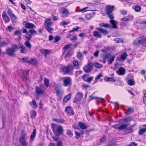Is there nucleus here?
Wrapping results in <instances>:
<instances>
[{
    "instance_id": "2eb2a0df",
    "label": "nucleus",
    "mask_w": 146,
    "mask_h": 146,
    "mask_svg": "<svg viewBox=\"0 0 146 146\" xmlns=\"http://www.w3.org/2000/svg\"><path fill=\"white\" fill-rule=\"evenodd\" d=\"M53 24V23L51 22V20L50 19H46L45 21L44 25L46 27L48 26H51Z\"/></svg>"
},
{
    "instance_id": "4be33fe9",
    "label": "nucleus",
    "mask_w": 146,
    "mask_h": 146,
    "mask_svg": "<svg viewBox=\"0 0 146 146\" xmlns=\"http://www.w3.org/2000/svg\"><path fill=\"white\" fill-rule=\"evenodd\" d=\"M40 52L43 54H45L44 56L46 57L47 55L50 52V51L48 49H42L40 50Z\"/></svg>"
},
{
    "instance_id": "4c0bfd02",
    "label": "nucleus",
    "mask_w": 146,
    "mask_h": 146,
    "mask_svg": "<svg viewBox=\"0 0 146 146\" xmlns=\"http://www.w3.org/2000/svg\"><path fill=\"white\" fill-rule=\"evenodd\" d=\"M53 120L54 121H56L58 123H62L64 121V119H54Z\"/></svg>"
},
{
    "instance_id": "f8f14e48",
    "label": "nucleus",
    "mask_w": 146,
    "mask_h": 146,
    "mask_svg": "<svg viewBox=\"0 0 146 146\" xmlns=\"http://www.w3.org/2000/svg\"><path fill=\"white\" fill-rule=\"evenodd\" d=\"M55 90L58 96L60 97L63 95L64 91L63 90H61L58 87H56Z\"/></svg>"
},
{
    "instance_id": "0eeeda50",
    "label": "nucleus",
    "mask_w": 146,
    "mask_h": 146,
    "mask_svg": "<svg viewBox=\"0 0 146 146\" xmlns=\"http://www.w3.org/2000/svg\"><path fill=\"white\" fill-rule=\"evenodd\" d=\"M83 96L82 93L80 92L77 93L73 99V102L75 103H77V102H79L81 100Z\"/></svg>"
},
{
    "instance_id": "72a5a7b5",
    "label": "nucleus",
    "mask_w": 146,
    "mask_h": 146,
    "mask_svg": "<svg viewBox=\"0 0 146 146\" xmlns=\"http://www.w3.org/2000/svg\"><path fill=\"white\" fill-rule=\"evenodd\" d=\"M111 56V53H109L103 55V59H105L107 60L109 59Z\"/></svg>"
},
{
    "instance_id": "393cba45",
    "label": "nucleus",
    "mask_w": 146,
    "mask_h": 146,
    "mask_svg": "<svg viewBox=\"0 0 146 146\" xmlns=\"http://www.w3.org/2000/svg\"><path fill=\"white\" fill-rule=\"evenodd\" d=\"M93 35L95 37L97 38H101L102 37L101 34L96 31H95L94 32Z\"/></svg>"
},
{
    "instance_id": "e433bc0d",
    "label": "nucleus",
    "mask_w": 146,
    "mask_h": 146,
    "mask_svg": "<svg viewBox=\"0 0 146 146\" xmlns=\"http://www.w3.org/2000/svg\"><path fill=\"white\" fill-rule=\"evenodd\" d=\"M104 80L106 81H111L112 82H114L115 80H113L112 78L109 77L108 76L105 77L104 78Z\"/></svg>"
},
{
    "instance_id": "f3484780",
    "label": "nucleus",
    "mask_w": 146,
    "mask_h": 146,
    "mask_svg": "<svg viewBox=\"0 0 146 146\" xmlns=\"http://www.w3.org/2000/svg\"><path fill=\"white\" fill-rule=\"evenodd\" d=\"M116 72L119 75H123L125 73V70L123 67H120L118 70V71H117Z\"/></svg>"
},
{
    "instance_id": "c03bdc74",
    "label": "nucleus",
    "mask_w": 146,
    "mask_h": 146,
    "mask_svg": "<svg viewBox=\"0 0 146 146\" xmlns=\"http://www.w3.org/2000/svg\"><path fill=\"white\" fill-rule=\"evenodd\" d=\"M73 63L74 66L76 68H78L79 64L77 61L76 60H74L73 62Z\"/></svg>"
},
{
    "instance_id": "3c124183",
    "label": "nucleus",
    "mask_w": 146,
    "mask_h": 146,
    "mask_svg": "<svg viewBox=\"0 0 146 146\" xmlns=\"http://www.w3.org/2000/svg\"><path fill=\"white\" fill-rule=\"evenodd\" d=\"M75 134L76 135L75 136V137L76 139H78L81 135V133H78L77 131H75Z\"/></svg>"
},
{
    "instance_id": "2f4dec72",
    "label": "nucleus",
    "mask_w": 146,
    "mask_h": 146,
    "mask_svg": "<svg viewBox=\"0 0 146 146\" xmlns=\"http://www.w3.org/2000/svg\"><path fill=\"white\" fill-rule=\"evenodd\" d=\"M66 134L69 137H71L73 136L72 132L69 129H68L66 130Z\"/></svg>"
},
{
    "instance_id": "f03ea898",
    "label": "nucleus",
    "mask_w": 146,
    "mask_h": 146,
    "mask_svg": "<svg viewBox=\"0 0 146 146\" xmlns=\"http://www.w3.org/2000/svg\"><path fill=\"white\" fill-rule=\"evenodd\" d=\"M51 128L53 131L56 136H59L63 133V128L61 126L56 127L55 124H52Z\"/></svg>"
},
{
    "instance_id": "a18cd8bd",
    "label": "nucleus",
    "mask_w": 146,
    "mask_h": 146,
    "mask_svg": "<svg viewBox=\"0 0 146 146\" xmlns=\"http://www.w3.org/2000/svg\"><path fill=\"white\" fill-rule=\"evenodd\" d=\"M127 56V54L126 53H124L121 56L120 58L121 59L125 60Z\"/></svg>"
},
{
    "instance_id": "c85d7f7f",
    "label": "nucleus",
    "mask_w": 146,
    "mask_h": 146,
    "mask_svg": "<svg viewBox=\"0 0 146 146\" xmlns=\"http://www.w3.org/2000/svg\"><path fill=\"white\" fill-rule=\"evenodd\" d=\"M37 62V61L35 58H31L29 60V63L33 65L36 64Z\"/></svg>"
},
{
    "instance_id": "603ef678",
    "label": "nucleus",
    "mask_w": 146,
    "mask_h": 146,
    "mask_svg": "<svg viewBox=\"0 0 146 146\" xmlns=\"http://www.w3.org/2000/svg\"><path fill=\"white\" fill-rule=\"evenodd\" d=\"M10 17H11V20L13 22H15L16 21L17 18L14 14Z\"/></svg>"
},
{
    "instance_id": "13d9d810",
    "label": "nucleus",
    "mask_w": 146,
    "mask_h": 146,
    "mask_svg": "<svg viewBox=\"0 0 146 146\" xmlns=\"http://www.w3.org/2000/svg\"><path fill=\"white\" fill-rule=\"evenodd\" d=\"M89 97H90V99L91 100H93V99H96V98H98V99H100L102 100H104V99L103 98H98V97H93L92 96V95L90 96Z\"/></svg>"
},
{
    "instance_id": "ddd939ff",
    "label": "nucleus",
    "mask_w": 146,
    "mask_h": 146,
    "mask_svg": "<svg viewBox=\"0 0 146 146\" xmlns=\"http://www.w3.org/2000/svg\"><path fill=\"white\" fill-rule=\"evenodd\" d=\"M19 48L20 49V52L22 53L25 54L29 51V50H27V48L23 45L19 46Z\"/></svg>"
},
{
    "instance_id": "412c9836",
    "label": "nucleus",
    "mask_w": 146,
    "mask_h": 146,
    "mask_svg": "<svg viewBox=\"0 0 146 146\" xmlns=\"http://www.w3.org/2000/svg\"><path fill=\"white\" fill-rule=\"evenodd\" d=\"M36 134V129H34L33 130V133L31 134L30 137V139L33 141L35 139Z\"/></svg>"
},
{
    "instance_id": "a878e982",
    "label": "nucleus",
    "mask_w": 146,
    "mask_h": 146,
    "mask_svg": "<svg viewBox=\"0 0 146 146\" xmlns=\"http://www.w3.org/2000/svg\"><path fill=\"white\" fill-rule=\"evenodd\" d=\"M110 23L112 25L113 27L112 28H115L117 27V22L113 20H110Z\"/></svg>"
},
{
    "instance_id": "69168bd1",
    "label": "nucleus",
    "mask_w": 146,
    "mask_h": 146,
    "mask_svg": "<svg viewBox=\"0 0 146 146\" xmlns=\"http://www.w3.org/2000/svg\"><path fill=\"white\" fill-rule=\"evenodd\" d=\"M95 66L96 68H99L102 67V65L98 63H96L95 64Z\"/></svg>"
},
{
    "instance_id": "6ab92c4d",
    "label": "nucleus",
    "mask_w": 146,
    "mask_h": 146,
    "mask_svg": "<svg viewBox=\"0 0 146 146\" xmlns=\"http://www.w3.org/2000/svg\"><path fill=\"white\" fill-rule=\"evenodd\" d=\"M96 29L105 35L108 34L109 33L107 30L100 28H98Z\"/></svg>"
},
{
    "instance_id": "09e8293b",
    "label": "nucleus",
    "mask_w": 146,
    "mask_h": 146,
    "mask_svg": "<svg viewBox=\"0 0 146 146\" xmlns=\"http://www.w3.org/2000/svg\"><path fill=\"white\" fill-rule=\"evenodd\" d=\"M44 83L46 86V87H48L49 85V80L48 79L46 78H44Z\"/></svg>"
},
{
    "instance_id": "39448f33",
    "label": "nucleus",
    "mask_w": 146,
    "mask_h": 146,
    "mask_svg": "<svg viewBox=\"0 0 146 146\" xmlns=\"http://www.w3.org/2000/svg\"><path fill=\"white\" fill-rule=\"evenodd\" d=\"M92 64L90 62H88L86 66L83 68V70L85 72L88 73L90 72L92 70Z\"/></svg>"
},
{
    "instance_id": "7c9ffc66",
    "label": "nucleus",
    "mask_w": 146,
    "mask_h": 146,
    "mask_svg": "<svg viewBox=\"0 0 146 146\" xmlns=\"http://www.w3.org/2000/svg\"><path fill=\"white\" fill-rule=\"evenodd\" d=\"M129 125L127 124L124 123L119 127V130H123L125 129Z\"/></svg>"
},
{
    "instance_id": "bb28decb",
    "label": "nucleus",
    "mask_w": 146,
    "mask_h": 146,
    "mask_svg": "<svg viewBox=\"0 0 146 146\" xmlns=\"http://www.w3.org/2000/svg\"><path fill=\"white\" fill-rule=\"evenodd\" d=\"M71 95V94H69L68 95L66 96L63 99V101L65 102H67L70 99Z\"/></svg>"
},
{
    "instance_id": "cd10ccee",
    "label": "nucleus",
    "mask_w": 146,
    "mask_h": 146,
    "mask_svg": "<svg viewBox=\"0 0 146 146\" xmlns=\"http://www.w3.org/2000/svg\"><path fill=\"white\" fill-rule=\"evenodd\" d=\"M30 104L33 108H36L37 107L36 102L34 100H33L32 102H30Z\"/></svg>"
},
{
    "instance_id": "1a4fd4ad",
    "label": "nucleus",
    "mask_w": 146,
    "mask_h": 146,
    "mask_svg": "<svg viewBox=\"0 0 146 146\" xmlns=\"http://www.w3.org/2000/svg\"><path fill=\"white\" fill-rule=\"evenodd\" d=\"M145 40L144 37H140L136 39L134 41L133 44L135 45H138L141 44Z\"/></svg>"
},
{
    "instance_id": "4d7b16f0",
    "label": "nucleus",
    "mask_w": 146,
    "mask_h": 146,
    "mask_svg": "<svg viewBox=\"0 0 146 146\" xmlns=\"http://www.w3.org/2000/svg\"><path fill=\"white\" fill-rule=\"evenodd\" d=\"M106 137L105 136H104L102 138L100 139V142L101 144L105 141Z\"/></svg>"
},
{
    "instance_id": "b1692460",
    "label": "nucleus",
    "mask_w": 146,
    "mask_h": 146,
    "mask_svg": "<svg viewBox=\"0 0 146 146\" xmlns=\"http://www.w3.org/2000/svg\"><path fill=\"white\" fill-rule=\"evenodd\" d=\"M69 13L68 11L66 8L63 9L62 11V17H66L68 16Z\"/></svg>"
},
{
    "instance_id": "58836bf2",
    "label": "nucleus",
    "mask_w": 146,
    "mask_h": 146,
    "mask_svg": "<svg viewBox=\"0 0 146 146\" xmlns=\"http://www.w3.org/2000/svg\"><path fill=\"white\" fill-rule=\"evenodd\" d=\"M133 111V109L131 108H129L128 110L127 111L125 112V113L126 115H129Z\"/></svg>"
},
{
    "instance_id": "37998d69",
    "label": "nucleus",
    "mask_w": 146,
    "mask_h": 146,
    "mask_svg": "<svg viewBox=\"0 0 146 146\" xmlns=\"http://www.w3.org/2000/svg\"><path fill=\"white\" fill-rule=\"evenodd\" d=\"M77 56L78 58L79 59H81L82 57V53L80 51L77 52Z\"/></svg>"
},
{
    "instance_id": "5701e85b",
    "label": "nucleus",
    "mask_w": 146,
    "mask_h": 146,
    "mask_svg": "<svg viewBox=\"0 0 146 146\" xmlns=\"http://www.w3.org/2000/svg\"><path fill=\"white\" fill-rule=\"evenodd\" d=\"M99 25L100 27H103L105 28H109L110 29L112 28V27L111 25L107 23H100L99 24Z\"/></svg>"
},
{
    "instance_id": "5fc2aeb1",
    "label": "nucleus",
    "mask_w": 146,
    "mask_h": 146,
    "mask_svg": "<svg viewBox=\"0 0 146 146\" xmlns=\"http://www.w3.org/2000/svg\"><path fill=\"white\" fill-rule=\"evenodd\" d=\"M71 46L72 44H67L64 46L63 47V48L64 49H68L70 48V47H71Z\"/></svg>"
},
{
    "instance_id": "f257e3e1",
    "label": "nucleus",
    "mask_w": 146,
    "mask_h": 146,
    "mask_svg": "<svg viewBox=\"0 0 146 146\" xmlns=\"http://www.w3.org/2000/svg\"><path fill=\"white\" fill-rule=\"evenodd\" d=\"M27 134V133L24 131H22L21 133L19 141L22 146L28 145L29 143L27 141L26 139Z\"/></svg>"
},
{
    "instance_id": "680f3d73",
    "label": "nucleus",
    "mask_w": 146,
    "mask_h": 146,
    "mask_svg": "<svg viewBox=\"0 0 146 146\" xmlns=\"http://www.w3.org/2000/svg\"><path fill=\"white\" fill-rule=\"evenodd\" d=\"M107 15H108V17L111 19V20H113V19L114 18L113 14H111V13H107Z\"/></svg>"
},
{
    "instance_id": "4468645a",
    "label": "nucleus",
    "mask_w": 146,
    "mask_h": 146,
    "mask_svg": "<svg viewBox=\"0 0 146 146\" xmlns=\"http://www.w3.org/2000/svg\"><path fill=\"white\" fill-rule=\"evenodd\" d=\"M35 90L36 93L38 95L42 94L44 92L43 90L38 86L35 87Z\"/></svg>"
},
{
    "instance_id": "ea45409f",
    "label": "nucleus",
    "mask_w": 146,
    "mask_h": 146,
    "mask_svg": "<svg viewBox=\"0 0 146 146\" xmlns=\"http://www.w3.org/2000/svg\"><path fill=\"white\" fill-rule=\"evenodd\" d=\"M36 116V112L34 110L32 111L31 115V118L33 119L35 118Z\"/></svg>"
},
{
    "instance_id": "79ce46f5",
    "label": "nucleus",
    "mask_w": 146,
    "mask_h": 146,
    "mask_svg": "<svg viewBox=\"0 0 146 146\" xmlns=\"http://www.w3.org/2000/svg\"><path fill=\"white\" fill-rule=\"evenodd\" d=\"M114 40L117 43H123V40L119 38H115L114 39Z\"/></svg>"
},
{
    "instance_id": "6e6d98bb",
    "label": "nucleus",
    "mask_w": 146,
    "mask_h": 146,
    "mask_svg": "<svg viewBox=\"0 0 146 146\" xmlns=\"http://www.w3.org/2000/svg\"><path fill=\"white\" fill-rule=\"evenodd\" d=\"M134 9L136 12H139L141 9V7L139 6H136Z\"/></svg>"
},
{
    "instance_id": "9d476101",
    "label": "nucleus",
    "mask_w": 146,
    "mask_h": 146,
    "mask_svg": "<svg viewBox=\"0 0 146 146\" xmlns=\"http://www.w3.org/2000/svg\"><path fill=\"white\" fill-rule=\"evenodd\" d=\"M65 112L70 115H73L74 112L71 107L68 106L66 107L65 109Z\"/></svg>"
},
{
    "instance_id": "864d4df0",
    "label": "nucleus",
    "mask_w": 146,
    "mask_h": 146,
    "mask_svg": "<svg viewBox=\"0 0 146 146\" xmlns=\"http://www.w3.org/2000/svg\"><path fill=\"white\" fill-rule=\"evenodd\" d=\"M54 39L55 41L54 42H57L60 40L61 38L59 36H56L54 38Z\"/></svg>"
},
{
    "instance_id": "a211bd4d",
    "label": "nucleus",
    "mask_w": 146,
    "mask_h": 146,
    "mask_svg": "<svg viewBox=\"0 0 146 146\" xmlns=\"http://www.w3.org/2000/svg\"><path fill=\"white\" fill-rule=\"evenodd\" d=\"M146 131V125H144L143 127L139 129L138 131V134L140 135H141L145 133Z\"/></svg>"
},
{
    "instance_id": "c756f323",
    "label": "nucleus",
    "mask_w": 146,
    "mask_h": 146,
    "mask_svg": "<svg viewBox=\"0 0 146 146\" xmlns=\"http://www.w3.org/2000/svg\"><path fill=\"white\" fill-rule=\"evenodd\" d=\"M26 36L25 37L26 38V41H29L32 37V36L31 34H29L28 33L26 34Z\"/></svg>"
},
{
    "instance_id": "f704fd0d",
    "label": "nucleus",
    "mask_w": 146,
    "mask_h": 146,
    "mask_svg": "<svg viewBox=\"0 0 146 146\" xmlns=\"http://www.w3.org/2000/svg\"><path fill=\"white\" fill-rule=\"evenodd\" d=\"M115 56H113L110 58L109 60L108 61V64H111L113 62L114 60Z\"/></svg>"
},
{
    "instance_id": "0e129e2a",
    "label": "nucleus",
    "mask_w": 146,
    "mask_h": 146,
    "mask_svg": "<svg viewBox=\"0 0 146 146\" xmlns=\"http://www.w3.org/2000/svg\"><path fill=\"white\" fill-rule=\"evenodd\" d=\"M4 20L5 21V22L6 23L7 22H8L9 21L10 19L9 17L8 16L3 18Z\"/></svg>"
},
{
    "instance_id": "bf43d9fd",
    "label": "nucleus",
    "mask_w": 146,
    "mask_h": 146,
    "mask_svg": "<svg viewBox=\"0 0 146 146\" xmlns=\"http://www.w3.org/2000/svg\"><path fill=\"white\" fill-rule=\"evenodd\" d=\"M7 13L8 15L10 16H12L13 15H14L12 11L10 9H9L7 11Z\"/></svg>"
},
{
    "instance_id": "774afa93",
    "label": "nucleus",
    "mask_w": 146,
    "mask_h": 146,
    "mask_svg": "<svg viewBox=\"0 0 146 146\" xmlns=\"http://www.w3.org/2000/svg\"><path fill=\"white\" fill-rule=\"evenodd\" d=\"M143 101L144 103L146 105V93L144 95Z\"/></svg>"
},
{
    "instance_id": "052dcab7",
    "label": "nucleus",
    "mask_w": 146,
    "mask_h": 146,
    "mask_svg": "<svg viewBox=\"0 0 146 146\" xmlns=\"http://www.w3.org/2000/svg\"><path fill=\"white\" fill-rule=\"evenodd\" d=\"M82 79L84 81L87 82L88 80V77L86 74H84L82 76Z\"/></svg>"
},
{
    "instance_id": "7ed1b4c3",
    "label": "nucleus",
    "mask_w": 146,
    "mask_h": 146,
    "mask_svg": "<svg viewBox=\"0 0 146 146\" xmlns=\"http://www.w3.org/2000/svg\"><path fill=\"white\" fill-rule=\"evenodd\" d=\"M18 48L19 47L17 44H14L12 47L6 49V54L10 56H12Z\"/></svg>"
},
{
    "instance_id": "a19ab883",
    "label": "nucleus",
    "mask_w": 146,
    "mask_h": 146,
    "mask_svg": "<svg viewBox=\"0 0 146 146\" xmlns=\"http://www.w3.org/2000/svg\"><path fill=\"white\" fill-rule=\"evenodd\" d=\"M127 84L130 86H132L134 84V81L131 79H129L127 81Z\"/></svg>"
},
{
    "instance_id": "e2e57ef3",
    "label": "nucleus",
    "mask_w": 146,
    "mask_h": 146,
    "mask_svg": "<svg viewBox=\"0 0 146 146\" xmlns=\"http://www.w3.org/2000/svg\"><path fill=\"white\" fill-rule=\"evenodd\" d=\"M68 23V22H66L65 21H63L62 22H61L60 23V25L61 26H63L64 25H67Z\"/></svg>"
},
{
    "instance_id": "423d86ee",
    "label": "nucleus",
    "mask_w": 146,
    "mask_h": 146,
    "mask_svg": "<svg viewBox=\"0 0 146 146\" xmlns=\"http://www.w3.org/2000/svg\"><path fill=\"white\" fill-rule=\"evenodd\" d=\"M73 69V66L71 65L68 66L63 67L62 69V71L64 74H67L72 72Z\"/></svg>"
},
{
    "instance_id": "8fccbe9b",
    "label": "nucleus",
    "mask_w": 146,
    "mask_h": 146,
    "mask_svg": "<svg viewBox=\"0 0 146 146\" xmlns=\"http://www.w3.org/2000/svg\"><path fill=\"white\" fill-rule=\"evenodd\" d=\"M92 17V15L90 13L87 14L85 16L86 18L88 20L90 19Z\"/></svg>"
},
{
    "instance_id": "6e6552de",
    "label": "nucleus",
    "mask_w": 146,
    "mask_h": 146,
    "mask_svg": "<svg viewBox=\"0 0 146 146\" xmlns=\"http://www.w3.org/2000/svg\"><path fill=\"white\" fill-rule=\"evenodd\" d=\"M133 121L134 122V124L131 126L127 128L126 130L124 131V133L125 134H128L133 132V130L132 129V128L135 126L136 125V121L135 120H133Z\"/></svg>"
},
{
    "instance_id": "9b49d317",
    "label": "nucleus",
    "mask_w": 146,
    "mask_h": 146,
    "mask_svg": "<svg viewBox=\"0 0 146 146\" xmlns=\"http://www.w3.org/2000/svg\"><path fill=\"white\" fill-rule=\"evenodd\" d=\"M114 7L113 6L109 5L106 6V11L107 13H111L114 10Z\"/></svg>"
},
{
    "instance_id": "aec40b11",
    "label": "nucleus",
    "mask_w": 146,
    "mask_h": 146,
    "mask_svg": "<svg viewBox=\"0 0 146 146\" xmlns=\"http://www.w3.org/2000/svg\"><path fill=\"white\" fill-rule=\"evenodd\" d=\"M25 27L27 29H32L35 28V26L34 24L29 22H27L25 24Z\"/></svg>"
},
{
    "instance_id": "20e7f679",
    "label": "nucleus",
    "mask_w": 146,
    "mask_h": 146,
    "mask_svg": "<svg viewBox=\"0 0 146 146\" xmlns=\"http://www.w3.org/2000/svg\"><path fill=\"white\" fill-rule=\"evenodd\" d=\"M63 80V85L64 86H67L72 84L71 78L69 77H64L61 79Z\"/></svg>"
},
{
    "instance_id": "c9c22d12",
    "label": "nucleus",
    "mask_w": 146,
    "mask_h": 146,
    "mask_svg": "<svg viewBox=\"0 0 146 146\" xmlns=\"http://www.w3.org/2000/svg\"><path fill=\"white\" fill-rule=\"evenodd\" d=\"M78 126L82 129H85L86 128V126L85 124L82 123H79Z\"/></svg>"
},
{
    "instance_id": "338daca9",
    "label": "nucleus",
    "mask_w": 146,
    "mask_h": 146,
    "mask_svg": "<svg viewBox=\"0 0 146 146\" xmlns=\"http://www.w3.org/2000/svg\"><path fill=\"white\" fill-rule=\"evenodd\" d=\"M29 70H27L25 72L24 71L23 72V74L24 76H25V77L26 78L29 75Z\"/></svg>"
},
{
    "instance_id": "473e14b6",
    "label": "nucleus",
    "mask_w": 146,
    "mask_h": 146,
    "mask_svg": "<svg viewBox=\"0 0 146 146\" xmlns=\"http://www.w3.org/2000/svg\"><path fill=\"white\" fill-rule=\"evenodd\" d=\"M24 44L29 49H31L32 47V45L29 41H25L24 42Z\"/></svg>"
},
{
    "instance_id": "de8ad7c7",
    "label": "nucleus",
    "mask_w": 146,
    "mask_h": 146,
    "mask_svg": "<svg viewBox=\"0 0 146 146\" xmlns=\"http://www.w3.org/2000/svg\"><path fill=\"white\" fill-rule=\"evenodd\" d=\"M102 76V74H100L98 75L95 78V81H94V82H96L98 81V80L99 79H100V77Z\"/></svg>"
},
{
    "instance_id": "49530a36",
    "label": "nucleus",
    "mask_w": 146,
    "mask_h": 146,
    "mask_svg": "<svg viewBox=\"0 0 146 146\" xmlns=\"http://www.w3.org/2000/svg\"><path fill=\"white\" fill-rule=\"evenodd\" d=\"M50 27V26L46 27V30L49 32L51 33L54 31V29Z\"/></svg>"
},
{
    "instance_id": "dca6fc26",
    "label": "nucleus",
    "mask_w": 146,
    "mask_h": 146,
    "mask_svg": "<svg viewBox=\"0 0 146 146\" xmlns=\"http://www.w3.org/2000/svg\"><path fill=\"white\" fill-rule=\"evenodd\" d=\"M21 31L20 30H18L15 32L14 34L15 35H18L19 37L18 38H16L15 39V40L19 41L21 40Z\"/></svg>"
}]
</instances>
